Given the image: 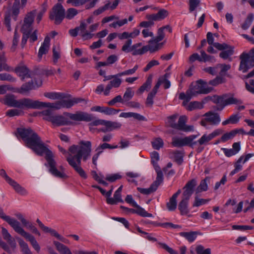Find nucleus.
Returning a JSON list of instances; mask_svg holds the SVG:
<instances>
[{
  "label": "nucleus",
  "instance_id": "obj_7",
  "mask_svg": "<svg viewBox=\"0 0 254 254\" xmlns=\"http://www.w3.org/2000/svg\"><path fill=\"white\" fill-rule=\"evenodd\" d=\"M206 82L202 80L196 81L194 85H192L187 91L186 93H181L179 95V99L183 100V105L186 106L191 98L199 94H207L210 90L206 88Z\"/></svg>",
  "mask_w": 254,
  "mask_h": 254
},
{
  "label": "nucleus",
  "instance_id": "obj_28",
  "mask_svg": "<svg viewBox=\"0 0 254 254\" xmlns=\"http://www.w3.org/2000/svg\"><path fill=\"white\" fill-rule=\"evenodd\" d=\"M180 235L185 238L190 243H192L197 237V232L195 231L183 232L180 233Z\"/></svg>",
  "mask_w": 254,
  "mask_h": 254
},
{
  "label": "nucleus",
  "instance_id": "obj_41",
  "mask_svg": "<svg viewBox=\"0 0 254 254\" xmlns=\"http://www.w3.org/2000/svg\"><path fill=\"white\" fill-rule=\"evenodd\" d=\"M105 126L109 128L110 130H112L115 129L120 128L122 126V124L119 122L106 121Z\"/></svg>",
  "mask_w": 254,
  "mask_h": 254
},
{
  "label": "nucleus",
  "instance_id": "obj_59",
  "mask_svg": "<svg viewBox=\"0 0 254 254\" xmlns=\"http://www.w3.org/2000/svg\"><path fill=\"white\" fill-rule=\"evenodd\" d=\"M66 3L72 6L78 7L85 4L84 0H67Z\"/></svg>",
  "mask_w": 254,
  "mask_h": 254
},
{
  "label": "nucleus",
  "instance_id": "obj_29",
  "mask_svg": "<svg viewBox=\"0 0 254 254\" xmlns=\"http://www.w3.org/2000/svg\"><path fill=\"white\" fill-rule=\"evenodd\" d=\"M54 243L61 254H72L69 248L63 244L57 241H55Z\"/></svg>",
  "mask_w": 254,
  "mask_h": 254
},
{
  "label": "nucleus",
  "instance_id": "obj_10",
  "mask_svg": "<svg viewBox=\"0 0 254 254\" xmlns=\"http://www.w3.org/2000/svg\"><path fill=\"white\" fill-rule=\"evenodd\" d=\"M65 16V9L61 3H58L52 8L50 14V18L55 20L56 24H60L64 19Z\"/></svg>",
  "mask_w": 254,
  "mask_h": 254
},
{
  "label": "nucleus",
  "instance_id": "obj_20",
  "mask_svg": "<svg viewBox=\"0 0 254 254\" xmlns=\"http://www.w3.org/2000/svg\"><path fill=\"white\" fill-rule=\"evenodd\" d=\"M254 156V154L249 153L245 155H242L234 164V167L239 172L242 170L243 165L247 162L251 157Z\"/></svg>",
  "mask_w": 254,
  "mask_h": 254
},
{
  "label": "nucleus",
  "instance_id": "obj_17",
  "mask_svg": "<svg viewBox=\"0 0 254 254\" xmlns=\"http://www.w3.org/2000/svg\"><path fill=\"white\" fill-rule=\"evenodd\" d=\"M42 83V80L39 79L35 81V83H34L33 81L28 82L23 84L20 89L19 92L23 93L29 91V90L36 89L41 86Z\"/></svg>",
  "mask_w": 254,
  "mask_h": 254
},
{
  "label": "nucleus",
  "instance_id": "obj_61",
  "mask_svg": "<svg viewBox=\"0 0 254 254\" xmlns=\"http://www.w3.org/2000/svg\"><path fill=\"white\" fill-rule=\"evenodd\" d=\"M169 14L168 11L164 9H161L156 13L158 21L164 19Z\"/></svg>",
  "mask_w": 254,
  "mask_h": 254
},
{
  "label": "nucleus",
  "instance_id": "obj_36",
  "mask_svg": "<svg viewBox=\"0 0 254 254\" xmlns=\"http://www.w3.org/2000/svg\"><path fill=\"white\" fill-rule=\"evenodd\" d=\"M238 133L237 130H233L229 132L224 134L220 138V141L225 142L228 140L233 138Z\"/></svg>",
  "mask_w": 254,
  "mask_h": 254
},
{
  "label": "nucleus",
  "instance_id": "obj_32",
  "mask_svg": "<svg viewBox=\"0 0 254 254\" xmlns=\"http://www.w3.org/2000/svg\"><path fill=\"white\" fill-rule=\"evenodd\" d=\"M209 180V178L208 177H206L204 180H202L196 188L195 193H198L202 191H206L208 190L207 182H208Z\"/></svg>",
  "mask_w": 254,
  "mask_h": 254
},
{
  "label": "nucleus",
  "instance_id": "obj_13",
  "mask_svg": "<svg viewBox=\"0 0 254 254\" xmlns=\"http://www.w3.org/2000/svg\"><path fill=\"white\" fill-rule=\"evenodd\" d=\"M0 175L13 187L16 192L22 195H26L28 194L27 191L23 187L7 176L4 170H0Z\"/></svg>",
  "mask_w": 254,
  "mask_h": 254
},
{
  "label": "nucleus",
  "instance_id": "obj_19",
  "mask_svg": "<svg viewBox=\"0 0 254 254\" xmlns=\"http://www.w3.org/2000/svg\"><path fill=\"white\" fill-rule=\"evenodd\" d=\"M50 43V37L48 36L46 37L39 50L38 57L39 60L42 59L43 55L46 54L48 53L49 50Z\"/></svg>",
  "mask_w": 254,
  "mask_h": 254
},
{
  "label": "nucleus",
  "instance_id": "obj_4",
  "mask_svg": "<svg viewBox=\"0 0 254 254\" xmlns=\"http://www.w3.org/2000/svg\"><path fill=\"white\" fill-rule=\"evenodd\" d=\"M0 218L6 221L13 228L15 232L24 237L27 241H29L33 249L37 253L40 252V247L34 237L30 233L26 232L21 226L20 223L17 220L6 215L0 207Z\"/></svg>",
  "mask_w": 254,
  "mask_h": 254
},
{
  "label": "nucleus",
  "instance_id": "obj_44",
  "mask_svg": "<svg viewBox=\"0 0 254 254\" xmlns=\"http://www.w3.org/2000/svg\"><path fill=\"white\" fill-rule=\"evenodd\" d=\"M240 58L244 59L250 65V66H254V58L249 56L247 53H243L241 55Z\"/></svg>",
  "mask_w": 254,
  "mask_h": 254
},
{
  "label": "nucleus",
  "instance_id": "obj_31",
  "mask_svg": "<svg viewBox=\"0 0 254 254\" xmlns=\"http://www.w3.org/2000/svg\"><path fill=\"white\" fill-rule=\"evenodd\" d=\"M185 106L187 110L192 111L195 109H202L203 108V104L200 102L193 101L190 102L189 104H187Z\"/></svg>",
  "mask_w": 254,
  "mask_h": 254
},
{
  "label": "nucleus",
  "instance_id": "obj_40",
  "mask_svg": "<svg viewBox=\"0 0 254 254\" xmlns=\"http://www.w3.org/2000/svg\"><path fill=\"white\" fill-rule=\"evenodd\" d=\"M151 143L153 148L156 150L160 149L164 145L163 141L160 137L154 138L151 142Z\"/></svg>",
  "mask_w": 254,
  "mask_h": 254
},
{
  "label": "nucleus",
  "instance_id": "obj_23",
  "mask_svg": "<svg viewBox=\"0 0 254 254\" xmlns=\"http://www.w3.org/2000/svg\"><path fill=\"white\" fill-rule=\"evenodd\" d=\"M54 161L55 163V165H54V167H55L54 169H55V171L51 172L52 168H51V166L49 165L48 162L47 161V166L49 167V172L55 177H56L58 178H65L66 177V176L64 172V168L62 166H60V171H59L56 168V162L54 159Z\"/></svg>",
  "mask_w": 254,
  "mask_h": 254
},
{
  "label": "nucleus",
  "instance_id": "obj_1",
  "mask_svg": "<svg viewBox=\"0 0 254 254\" xmlns=\"http://www.w3.org/2000/svg\"><path fill=\"white\" fill-rule=\"evenodd\" d=\"M59 149L66 155V161L75 171L83 179L87 178V175L81 167V159L86 161L90 156L92 143L90 141L80 140L78 145H73L68 148V152L61 146Z\"/></svg>",
  "mask_w": 254,
  "mask_h": 254
},
{
  "label": "nucleus",
  "instance_id": "obj_37",
  "mask_svg": "<svg viewBox=\"0 0 254 254\" xmlns=\"http://www.w3.org/2000/svg\"><path fill=\"white\" fill-rule=\"evenodd\" d=\"M78 13V11L74 8H69L65 11L64 18L67 19H72Z\"/></svg>",
  "mask_w": 254,
  "mask_h": 254
},
{
  "label": "nucleus",
  "instance_id": "obj_45",
  "mask_svg": "<svg viewBox=\"0 0 254 254\" xmlns=\"http://www.w3.org/2000/svg\"><path fill=\"white\" fill-rule=\"evenodd\" d=\"M165 28H168L169 29V31L170 32H171V29L169 26L160 28L158 30L157 36L156 37H153L156 39L157 41H161L163 39L164 37V29Z\"/></svg>",
  "mask_w": 254,
  "mask_h": 254
},
{
  "label": "nucleus",
  "instance_id": "obj_24",
  "mask_svg": "<svg viewBox=\"0 0 254 254\" xmlns=\"http://www.w3.org/2000/svg\"><path fill=\"white\" fill-rule=\"evenodd\" d=\"M157 172L156 180L151 185L153 190H156L163 181V175L159 167L155 168Z\"/></svg>",
  "mask_w": 254,
  "mask_h": 254
},
{
  "label": "nucleus",
  "instance_id": "obj_18",
  "mask_svg": "<svg viewBox=\"0 0 254 254\" xmlns=\"http://www.w3.org/2000/svg\"><path fill=\"white\" fill-rule=\"evenodd\" d=\"M181 192V190H178L170 198L169 202L166 204L167 208L169 211H174L176 209L177 206V198Z\"/></svg>",
  "mask_w": 254,
  "mask_h": 254
},
{
  "label": "nucleus",
  "instance_id": "obj_15",
  "mask_svg": "<svg viewBox=\"0 0 254 254\" xmlns=\"http://www.w3.org/2000/svg\"><path fill=\"white\" fill-rule=\"evenodd\" d=\"M10 95H13L14 97L15 100L17 101L20 100L22 99H17L16 96L12 94H6V95H5L4 96V97L0 98V102L5 105H7V106H8L9 107H12V106H9L4 103L6 97L7 96ZM13 108H16L17 109H10V110H8L6 112V116L10 117H14L15 116H18L22 115L24 113L22 111V110L26 109V108H18V107H13Z\"/></svg>",
  "mask_w": 254,
  "mask_h": 254
},
{
  "label": "nucleus",
  "instance_id": "obj_2",
  "mask_svg": "<svg viewBox=\"0 0 254 254\" xmlns=\"http://www.w3.org/2000/svg\"><path fill=\"white\" fill-rule=\"evenodd\" d=\"M17 136L21 137L25 145L31 149L37 155L43 156L45 154L46 161L52 168L51 172L55 171L54 154L36 132L30 128L20 127L17 129Z\"/></svg>",
  "mask_w": 254,
  "mask_h": 254
},
{
  "label": "nucleus",
  "instance_id": "obj_3",
  "mask_svg": "<svg viewBox=\"0 0 254 254\" xmlns=\"http://www.w3.org/2000/svg\"><path fill=\"white\" fill-rule=\"evenodd\" d=\"M83 100V99L81 98L62 99L55 103H51L24 98L20 100L17 101L13 95H10L6 97L4 103L9 106L16 107L20 108H41L42 107H48L58 110L64 108H69L74 104Z\"/></svg>",
  "mask_w": 254,
  "mask_h": 254
},
{
  "label": "nucleus",
  "instance_id": "obj_12",
  "mask_svg": "<svg viewBox=\"0 0 254 254\" xmlns=\"http://www.w3.org/2000/svg\"><path fill=\"white\" fill-rule=\"evenodd\" d=\"M196 137V135H191L184 138H179L173 137L172 138V144L173 146L180 147L188 145L193 147L197 144V142H193V140Z\"/></svg>",
  "mask_w": 254,
  "mask_h": 254
},
{
  "label": "nucleus",
  "instance_id": "obj_16",
  "mask_svg": "<svg viewBox=\"0 0 254 254\" xmlns=\"http://www.w3.org/2000/svg\"><path fill=\"white\" fill-rule=\"evenodd\" d=\"M187 118L185 116H180L178 123L176 125L175 129L182 130L185 132H190L193 131L194 127L193 126H188L186 125Z\"/></svg>",
  "mask_w": 254,
  "mask_h": 254
},
{
  "label": "nucleus",
  "instance_id": "obj_62",
  "mask_svg": "<svg viewBox=\"0 0 254 254\" xmlns=\"http://www.w3.org/2000/svg\"><path fill=\"white\" fill-rule=\"evenodd\" d=\"M225 82V79L220 76H217L215 78L209 81V84L217 86L219 84Z\"/></svg>",
  "mask_w": 254,
  "mask_h": 254
},
{
  "label": "nucleus",
  "instance_id": "obj_42",
  "mask_svg": "<svg viewBox=\"0 0 254 254\" xmlns=\"http://www.w3.org/2000/svg\"><path fill=\"white\" fill-rule=\"evenodd\" d=\"M138 68V65L136 64L134 66V67L132 68L126 70L122 72H119V73L117 74V75H118V76L119 77L126 75H131L133 74L136 72Z\"/></svg>",
  "mask_w": 254,
  "mask_h": 254
},
{
  "label": "nucleus",
  "instance_id": "obj_54",
  "mask_svg": "<svg viewBox=\"0 0 254 254\" xmlns=\"http://www.w3.org/2000/svg\"><path fill=\"white\" fill-rule=\"evenodd\" d=\"M209 199L199 198L197 196L195 197L194 201L192 204L193 207H198L207 203Z\"/></svg>",
  "mask_w": 254,
  "mask_h": 254
},
{
  "label": "nucleus",
  "instance_id": "obj_60",
  "mask_svg": "<svg viewBox=\"0 0 254 254\" xmlns=\"http://www.w3.org/2000/svg\"><path fill=\"white\" fill-rule=\"evenodd\" d=\"M117 103H122L123 104H125L123 97L121 95H119L116 96L113 99L109 101L108 102V104L109 106H114Z\"/></svg>",
  "mask_w": 254,
  "mask_h": 254
},
{
  "label": "nucleus",
  "instance_id": "obj_8",
  "mask_svg": "<svg viewBox=\"0 0 254 254\" xmlns=\"http://www.w3.org/2000/svg\"><path fill=\"white\" fill-rule=\"evenodd\" d=\"M67 112H65L63 115H54L51 111L47 110L42 112V115L44 116L43 119L45 120L51 122L53 124L58 126H69L73 125V122L69 121Z\"/></svg>",
  "mask_w": 254,
  "mask_h": 254
},
{
  "label": "nucleus",
  "instance_id": "obj_5",
  "mask_svg": "<svg viewBox=\"0 0 254 254\" xmlns=\"http://www.w3.org/2000/svg\"><path fill=\"white\" fill-rule=\"evenodd\" d=\"M0 218L6 221L13 228L15 232L24 237L27 241H29L33 249L37 253L40 252V247L34 237L30 233L26 232L21 226L20 223L17 220L6 215L0 207Z\"/></svg>",
  "mask_w": 254,
  "mask_h": 254
},
{
  "label": "nucleus",
  "instance_id": "obj_50",
  "mask_svg": "<svg viewBox=\"0 0 254 254\" xmlns=\"http://www.w3.org/2000/svg\"><path fill=\"white\" fill-rule=\"evenodd\" d=\"M200 0H189V11L190 12L193 11L199 5Z\"/></svg>",
  "mask_w": 254,
  "mask_h": 254
},
{
  "label": "nucleus",
  "instance_id": "obj_55",
  "mask_svg": "<svg viewBox=\"0 0 254 254\" xmlns=\"http://www.w3.org/2000/svg\"><path fill=\"white\" fill-rule=\"evenodd\" d=\"M241 61L239 66V70L242 71L243 73L247 71V70L251 68L250 65L242 58H240Z\"/></svg>",
  "mask_w": 254,
  "mask_h": 254
},
{
  "label": "nucleus",
  "instance_id": "obj_49",
  "mask_svg": "<svg viewBox=\"0 0 254 254\" xmlns=\"http://www.w3.org/2000/svg\"><path fill=\"white\" fill-rule=\"evenodd\" d=\"M151 162L153 164L155 169L159 167L157 164V162L159 160V153L156 151H153L151 154Z\"/></svg>",
  "mask_w": 254,
  "mask_h": 254
},
{
  "label": "nucleus",
  "instance_id": "obj_64",
  "mask_svg": "<svg viewBox=\"0 0 254 254\" xmlns=\"http://www.w3.org/2000/svg\"><path fill=\"white\" fill-rule=\"evenodd\" d=\"M177 115H174L172 116H170L168 119V125L173 128H175L176 125L177 124L176 121L178 118Z\"/></svg>",
  "mask_w": 254,
  "mask_h": 254
},
{
  "label": "nucleus",
  "instance_id": "obj_57",
  "mask_svg": "<svg viewBox=\"0 0 254 254\" xmlns=\"http://www.w3.org/2000/svg\"><path fill=\"white\" fill-rule=\"evenodd\" d=\"M126 175L128 178L127 181L131 183L136 182L135 179L140 177L139 174L134 172H127L126 173Z\"/></svg>",
  "mask_w": 254,
  "mask_h": 254
},
{
  "label": "nucleus",
  "instance_id": "obj_14",
  "mask_svg": "<svg viewBox=\"0 0 254 254\" xmlns=\"http://www.w3.org/2000/svg\"><path fill=\"white\" fill-rule=\"evenodd\" d=\"M69 121L90 122L93 120L91 115L83 112H77L75 114L68 113L67 114Z\"/></svg>",
  "mask_w": 254,
  "mask_h": 254
},
{
  "label": "nucleus",
  "instance_id": "obj_25",
  "mask_svg": "<svg viewBox=\"0 0 254 254\" xmlns=\"http://www.w3.org/2000/svg\"><path fill=\"white\" fill-rule=\"evenodd\" d=\"M120 117L129 118H133L138 121H146L145 118L139 114L133 112H123L120 115Z\"/></svg>",
  "mask_w": 254,
  "mask_h": 254
},
{
  "label": "nucleus",
  "instance_id": "obj_51",
  "mask_svg": "<svg viewBox=\"0 0 254 254\" xmlns=\"http://www.w3.org/2000/svg\"><path fill=\"white\" fill-rule=\"evenodd\" d=\"M127 23V19L125 18L122 20H118L110 24L109 26L114 28L120 27Z\"/></svg>",
  "mask_w": 254,
  "mask_h": 254
},
{
  "label": "nucleus",
  "instance_id": "obj_47",
  "mask_svg": "<svg viewBox=\"0 0 254 254\" xmlns=\"http://www.w3.org/2000/svg\"><path fill=\"white\" fill-rule=\"evenodd\" d=\"M47 98L51 99H61L63 98V94L60 93L49 92L44 94Z\"/></svg>",
  "mask_w": 254,
  "mask_h": 254
},
{
  "label": "nucleus",
  "instance_id": "obj_26",
  "mask_svg": "<svg viewBox=\"0 0 254 254\" xmlns=\"http://www.w3.org/2000/svg\"><path fill=\"white\" fill-rule=\"evenodd\" d=\"M159 42L157 41L154 38L149 41L148 46L150 53L155 52L161 48L162 44L159 43Z\"/></svg>",
  "mask_w": 254,
  "mask_h": 254
},
{
  "label": "nucleus",
  "instance_id": "obj_38",
  "mask_svg": "<svg viewBox=\"0 0 254 254\" xmlns=\"http://www.w3.org/2000/svg\"><path fill=\"white\" fill-rule=\"evenodd\" d=\"M152 76H149L147 80H146L145 82L142 85H141L140 88L138 89V91L142 93H143L145 90H147L148 89H149L151 87V85L152 83Z\"/></svg>",
  "mask_w": 254,
  "mask_h": 254
},
{
  "label": "nucleus",
  "instance_id": "obj_48",
  "mask_svg": "<svg viewBox=\"0 0 254 254\" xmlns=\"http://www.w3.org/2000/svg\"><path fill=\"white\" fill-rule=\"evenodd\" d=\"M53 62L55 64H56L58 60L60 58V46L59 45H57V46H54L53 48Z\"/></svg>",
  "mask_w": 254,
  "mask_h": 254
},
{
  "label": "nucleus",
  "instance_id": "obj_6",
  "mask_svg": "<svg viewBox=\"0 0 254 254\" xmlns=\"http://www.w3.org/2000/svg\"><path fill=\"white\" fill-rule=\"evenodd\" d=\"M196 184V181L195 179H192L188 181L183 188V191L181 200L178 204V209L182 215H187L189 212L188 208L189 201Z\"/></svg>",
  "mask_w": 254,
  "mask_h": 254
},
{
  "label": "nucleus",
  "instance_id": "obj_46",
  "mask_svg": "<svg viewBox=\"0 0 254 254\" xmlns=\"http://www.w3.org/2000/svg\"><path fill=\"white\" fill-rule=\"evenodd\" d=\"M211 139H212V138L210 134L208 135L204 134L196 142L197 143H198L200 145H206Z\"/></svg>",
  "mask_w": 254,
  "mask_h": 254
},
{
  "label": "nucleus",
  "instance_id": "obj_56",
  "mask_svg": "<svg viewBox=\"0 0 254 254\" xmlns=\"http://www.w3.org/2000/svg\"><path fill=\"white\" fill-rule=\"evenodd\" d=\"M195 250L197 254H211V249L209 248L204 249L202 245L197 246Z\"/></svg>",
  "mask_w": 254,
  "mask_h": 254
},
{
  "label": "nucleus",
  "instance_id": "obj_39",
  "mask_svg": "<svg viewBox=\"0 0 254 254\" xmlns=\"http://www.w3.org/2000/svg\"><path fill=\"white\" fill-rule=\"evenodd\" d=\"M201 54V62H214L215 61V58L213 56L207 55L204 51L201 50L200 51Z\"/></svg>",
  "mask_w": 254,
  "mask_h": 254
},
{
  "label": "nucleus",
  "instance_id": "obj_53",
  "mask_svg": "<svg viewBox=\"0 0 254 254\" xmlns=\"http://www.w3.org/2000/svg\"><path fill=\"white\" fill-rule=\"evenodd\" d=\"M0 80L15 82L16 79L8 73H2L0 74Z\"/></svg>",
  "mask_w": 254,
  "mask_h": 254
},
{
  "label": "nucleus",
  "instance_id": "obj_33",
  "mask_svg": "<svg viewBox=\"0 0 254 254\" xmlns=\"http://www.w3.org/2000/svg\"><path fill=\"white\" fill-rule=\"evenodd\" d=\"M240 119V116L238 114L232 115L227 120L222 123L223 126H226L228 124H235L238 123Z\"/></svg>",
  "mask_w": 254,
  "mask_h": 254
},
{
  "label": "nucleus",
  "instance_id": "obj_21",
  "mask_svg": "<svg viewBox=\"0 0 254 254\" xmlns=\"http://www.w3.org/2000/svg\"><path fill=\"white\" fill-rule=\"evenodd\" d=\"M15 72L18 76L21 77L22 80L30 77L29 70L25 65H21L16 67L15 69Z\"/></svg>",
  "mask_w": 254,
  "mask_h": 254
},
{
  "label": "nucleus",
  "instance_id": "obj_34",
  "mask_svg": "<svg viewBox=\"0 0 254 254\" xmlns=\"http://www.w3.org/2000/svg\"><path fill=\"white\" fill-rule=\"evenodd\" d=\"M18 242L23 254H32L26 242L21 239H18Z\"/></svg>",
  "mask_w": 254,
  "mask_h": 254
},
{
  "label": "nucleus",
  "instance_id": "obj_63",
  "mask_svg": "<svg viewBox=\"0 0 254 254\" xmlns=\"http://www.w3.org/2000/svg\"><path fill=\"white\" fill-rule=\"evenodd\" d=\"M122 176L119 174H114L112 175H108L106 176L105 179L110 182H114L117 180L121 179Z\"/></svg>",
  "mask_w": 254,
  "mask_h": 254
},
{
  "label": "nucleus",
  "instance_id": "obj_30",
  "mask_svg": "<svg viewBox=\"0 0 254 254\" xmlns=\"http://www.w3.org/2000/svg\"><path fill=\"white\" fill-rule=\"evenodd\" d=\"M234 54V47L229 45L228 48L222 51L219 56L224 60L228 59Z\"/></svg>",
  "mask_w": 254,
  "mask_h": 254
},
{
  "label": "nucleus",
  "instance_id": "obj_22",
  "mask_svg": "<svg viewBox=\"0 0 254 254\" xmlns=\"http://www.w3.org/2000/svg\"><path fill=\"white\" fill-rule=\"evenodd\" d=\"M1 233L4 240L7 241L12 249H15L16 246V243L7 230L2 227Z\"/></svg>",
  "mask_w": 254,
  "mask_h": 254
},
{
  "label": "nucleus",
  "instance_id": "obj_58",
  "mask_svg": "<svg viewBox=\"0 0 254 254\" xmlns=\"http://www.w3.org/2000/svg\"><path fill=\"white\" fill-rule=\"evenodd\" d=\"M131 44L132 40L131 39H128L126 41L124 45L122 48V50L126 53H128L131 51Z\"/></svg>",
  "mask_w": 254,
  "mask_h": 254
},
{
  "label": "nucleus",
  "instance_id": "obj_9",
  "mask_svg": "<svg viewBox=\"0 0 254 254\" xmlns=\"http://www.w3.org/2000/svg\"><path fill=\"white\" fill-rule=\"evenodd\" d=\"M221 122V118L219 114L212 111H209L203 115L200 124L207 128V126L209 124L212 126H217Z\"/></svg>",
  "mask_w": 254,
  "mask_h": 254
},
{
  "label": "nucleus",
  "instance_id": "obj_27",
  "mask_svg": "<svg viewBox=\"0 0 254 254\" xmlns=\"http://www.w3.org/2000/svg\"><path fill=\"white\" fill-rule=\"evenodd\" d=\"M123 200L122 198L121 193L115 191L113 197H110L106 199V202L108 204L110 205H115L118 202H123Z\"/></svg>",
  "mask_w": 254,
  "mask_h": 254
},
{
  "label": "nucleus",
  "instance_id": "obj_43",
  "mask_svg": "<svg viewBox=\"0 0 254 254\" xmlns=\"http://www.w3.org/2000/svg\"><path fill=\"white\" fill-rule=\"evenodd\" d=\"M254 18V15L252 13L248 14L246 20L242 25V28L244 29H247L252 24Z\"/></svg>",
  "mask_w": 254,
  "mask_h": 254
},
{
  "label": "nucleus",
  "instance_id": "obj_11",
  "mask_svg": "<svg viewBox=\"0 0 254 254\" xmlns=\"http://www.w3.org/2000/svg\"><path fill=\"white\" fill-rule=\"evenodd\" d=\"M216 102L221 106L220 110H222L226 106L231 104H241L243 102L241 99L234 97L233 95L224 94L217 97Z\"/></svg>",
  "mask_w": 254,
  "mask_h": 254
},
{
  "label": "nucleus",
  "instance_id": "obj_35",
  "mask_svg": "<svg viewBox=\"0 0 254 254\" xmlns=\"http://www.w3.org/2000/svg\"><path fill=\"white\" fill-rule=\"evenodd\" d=\"M134 94V91L132 90L131 87H127L126 88V91L123 95V100L125 104L128 102L133 97Z\"/></svg>",
  "mask_w": 254,
  "mask_h": 254
},
{
  "label": "nucleus",
  "instance_id": "obj_52",
  "mask_svg": "<svg viewBox=\"0 0 254 254\" xmlns=\"http://www.w3.org/2000/svg\"><path fill=\"white\" fill-rule=\"evenodd\" d=\"M118 148V146L117 145H111L110 144L107 143H103L101 144L97 147V150L101 151L103 152V150L107 148L109 149H115Z\"/></svg>",
  "mask_w": 254,
  "mask_h": 254
}]
</instances>
